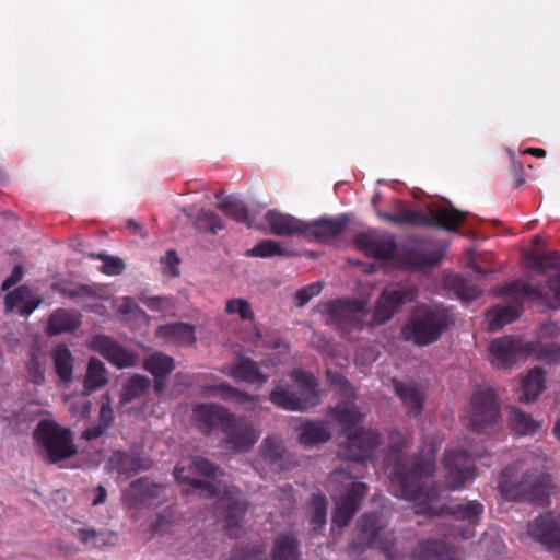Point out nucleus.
Instances as JSON below:
<instances>
[{"instance_id": "obj_60", "label": "nucleus", "mask_w": 560, "mask_h": 560, "mask_svg": "<svg viewBox=\"0 0 560 560\" xmlns=\"http://www.w3.org/2000/svg\"><path fill=\"white\" fill-rule=\"evenodd\" d=\"M40 300H34L32 296L24 301V303L19 307V311L22 315L28 316L32 314L36 307L39 305Z\"/></svg>"}, {"instance_id": "obj_31", "label": "nucleus", "mask_w": 560, "mask_h": 560, "mask_svg": "<svg viewBox=\"0 0 560 560\" xmlns=\"http://www.w3.org/2000/svg\"><path fill=\"white\" fill-rule=\"evenodd\" d=\"M80 325L81 320L78 314L65 308H58L49 316L47 332L50 336L73 332Z\"/></svg>"}, {"instance_id": "obj_46", "label": "nucleus", "mask_w": 560, "mask_h": 560, "mask_svg": "<svg viewBox=\"0 0 560 560\" xmlns=\"http://www.w3.org/2000/svg\"><path fill=\"white\" fill-rule=\"evenodd\" d=\"M92 259H100L103 261L100 270L107 276H119L125 269L126 265L124 260L117 256L107 255L106 253H98L89 255Z\"/></svg>"}, {"instance_id": "obj_53", "label": "nucleus", "mask_w": 560, "mask_h": 560, "mask_svg": "<svg viewBox=\"0 0 560 560\" xmlns=\"http://www.w3.org/2000/svg\"><path fill=\"white\" fill-rule=\"evenodd\" d=\"M141 303H143L149 310L154 312H163L168 307L173 306L172 299L162 295H148L145 292H142L139 296Z\"/></svg>"}, {"instance_id": "obj_12", "label": "nucleus", "mask_w": 560, "mask_h": 560, "mask_svg": "<svg viewBox=\"0 0 560 560\" xmlns=\"http://www.w3.org/2000/svg\"><path fill=\"white\" fill-rule=\"evenodd\" d=\"M443 466L445 468L446 487L451 491L463 489L468 480L475 478V462L466 451H446Z\"/></svg>"}, {"instance_id": "obj_4", "label": "nucleus", "mask_w": 560, "mask_h": 560, "mask_svg": "<svg viewBox=\"0 0 560 560\" xmlns=\"http://www.w3.org/2000/svg\"><path fill=\"white\" fill-rule=\"evenodd\" d=\"M549 474L539 468H524L523 463L508 465L500 474L498 489L509 501L544 503L551 491Z\"/></svg>"}, {"instance_id": "obj_41", "label": "nucleus", "mask_w": 560, "mask_h": 560, "mask_svg": "<svg viewBox=\"0 0 560 560\" xmlns=\"http://www.w3.org/2000/svg\"><path fill=\"white\" fill-rule=\"evenodd\" d=\"M143 368L153 376H167L174 370V360L164 353L156 352L144 360Z\"/></svg>"}, {"instance_id": "obj_50", "label": "nucleus", "mask_w": 560, "mask_h": 560, "mask_svg": "<svg viewBox=\"0 0 560 560\" xmlns=\"http://www.w3.org/2000/svg\"><path fill=\"white\" fill-rule=\"evenodd\" d=\"M32 295V291L26 285H20L14 289L12 292H9L4 295V306L7 311H12L14 308H19L24 301L30 299Z\"/></svg>"}, {"instance_id": "obj_21", "label": "nucleus", "mask_w": 560, "mask_h": 560, "mask_svg": "<svg viewBox=\"0 0 560 560\" xmlns=\"http://www.w3.org/2000/svg\"><path fill=\"white\" fill-rule=\"evenodd\" d=\"M368 493V486L363 482H352L341 495L332 513V522L338 527H345L358 512Z\"/></svg>"}, {"instance_id": "obj_61", "label": "nucleus", "mask_w": 560, "mask_h": 560, "mask_svg": "<svg viewBox=\"0 0 560 560\" xmlns=\"http://www.w3.org/2000/svg\"><path fill=\"white\" fill-rule=\"evenodd\" d=\"M458 294L463 300H475L479 295V290L476 287L460 285L458 288Z\"/></svg>"}, {"instance_id": "obj_51", "label": "nucleus", "mask_w": 560, "mask_h": 560, "mask_svg": "<svg viewBox=\"0 0 560 560\" xmlns=\"http://www.w3.org/2000/svg\"><path fill=\"white\" fill-rule=\"evenodd\" d=\"M226 560H266L264 551L258 546L235 548Z\"/></svg>"}, {"instance_id": "obj_56", "label": "nucleus", "mask_w": 560, "mask_h": 560, "mask_svg": "<svg viewBox=\"0 0 560 560\" xmlns=\"http://www.w3.org/2000/svg\"><path fill=\"white\" fill-rule=\"evenodd\" d=\"M24 270L21 265H15L10 275L3 280L1 284V290L7 291L11 287L15 285L23 277Z\"/></svg>"}, {"instance_id": "obj_47", "label": "nucleus", "mask_w": 560, "mask_h": 560, "mask_svg": "<svg viewBox=\"0 0 560 560\" xmlns=\"http://www.w3.org/2000/svg\"><path fill=\"white\" fill-rule=\"evenodd\" d=\"M45 359L40 355L38 349L31 352V359L27 363V372L30 380L35 385H43L45 383Z\"/></svg>"}, {"instance_id": "obj_3", "label": "nucleus", "mask_w": 560, "mask_h": 560, "mask_svg": "<svg viewBox=\"0 0 560 560\" xmlns=\"http://www.w3.org/2000/svg\"><path fill=\"white\" fill-rule=\"evenodd\" d=\"M498 296H511L510 305H495L487 313L488 330L497 331L513 323L521 315L522 304L528 299L552 310L560 308V273L549 278L545 288L536 287L523 280H514L497 289Z\"/></svg>"}, {"instance_id": "obj_28", "label": "nucleus", "mask_w": 560, "mask_h": 560, "mask_svg": "<svg viewBox=\"0 0 560 560\" xmlns=\"http://www.w3.org/2000/svg\"><path fill=\"white\" fill-rule=\"evenodd\" d=\"M545 371L540 366H534L521 382V402H533L545 389Z\"/></svg>"}, {"instance_id": "obj_19", "label": "nucleus", "mask_w": 560, "mask_h": 560, "mask_svg": "<svg viewBox=\"0 0 560 560\" xmlns=\"http://www.w3.org/2000/svg\"><path fill=\"white\" fill-rule=\"evenodd\" d=\"M441 260L439 253H430V246L422 238L409 240L398 253L400 265L409 269H424L433 267Z\"/></svg>"}, {"instance_id": "obj_15", "label": "nucleus", "mask_w": 560, "mask_h": 560, "mask_svg": "<svg viewBox=\"0 0 560 560\" xmlns=\"http://www.w3.org/2000/svg\"><path fill=\"white\" fill-rule=\"evenodd\" d=\"M222 432L224 444L235 452L249 450L259 438L258 432L249 420L244 417L231 413Z\"/></svg>"}, {"instance_id": "obj_48", "label": "nucleus", "mask_w": 560, "mask_h": 560, "mask_svg": "<svg viewBox=\"0 0 560 560\" xmlns=\"http://www.w3.org/2000/svg\"><path fill=\"white\" fill-rule=\"evenodd\" d=\"M225 312L228 314H237L243 320H253L255 317L250 303L245 299L229 300Z\"/></svg>"}, {"instance_id": "obj_8", "label": "nucleus", "mask_w": 560, "mask_h": 560, "mask_svg": "<svg viewBox=\"0 0 560 560\" xmlns=\"http://www.w3.org/2000/svg\"><path fill=\"white\" fill-rule=\"evenodd\" d=\"M33 440L37 454L48 464H57L77 453L72 431L54 420H40L33 432Z\"/></svg>"}, {"instance_id": "obj_10", "label": "nucleus", "mask_w": 560, "mask_h": 560, "mask_svg": "<svg viewBox=\"0 0 560 560\" xmlns=\"http://www.w3.org/2000/svg\"><path fill=\"white\" fill-rule=\"evenodd\" d=\"M384 527L385 525L378 512H369L361 515L357 523L358 547L363 550L377 547L383 551L387 560H405L406 548L397 546L394 533H388L381 537V532Z\"/></svg>"}, {"instance_id": "obj_36", "label": "nucleus", "mask_w": 560, "mask_h": 560, "mask_svg": "<svg viewBox=\"0 0 560 560\" xmlns=\"http://www.w3.org/2000/svg\"><path fill=\"white\" fill-rule=\"evenodd\" d=\"M272 560H300L299 541L290 534H280L273 541Z\"/></svg>"}, {"instance_id": "obj_58", "label": "nucleus", "mask_w": 560, "mask_h": 560, "mask_svg": "<svg viewBox=\"0 0 560 560\" xmlns=\"http://www.w3.org/2000/svg\"><path fill=\"white\" fill-rule=\"evenodd\" d=\"M113 421V410L109 405H102L98 413V424L104 425L105 429L110 427Z\"/></svg>"}, {"instance_id": "obj_5", "label": "nucleus", "mask_w": 560, "mask_h": 560, "mask_svg": "<svg viewBox=\"0 0 560 560\" xmlns=\"http://www.w3.org/2000/svg\"><path fill=\"white\" fill-rule=\"evenodd\" d=\"M327 415L342 427L347 439L341 455L346 459L357 463H365L371 459L375 448L381 444L382 438L376 430L358 427L363 420V413L357 407L339 404L336 407H330Z\"/></svg>"}, {"instance_id": "obj_38", "label": "nucleus", "mask_w": 560, "mask_h": 560, "mask_svg": "<svg viewBox=\"0 0 560 560\" xmlns=\"http://www.w3.org/2000/svg\"><path fill=\"white\" fill-rule=\"evenodd\" d=\"M151 467V460L137 455L119 453L116 455V469L119 475L131 477L141 470H148Z\"/></svg>"}, {"instance_id": "obj_49", "label": "nucleus", "mask_w": 560, "mask_h": 560, "mask_svg": "<svg viewBox=\"0 0 560 560\" xmlns=\"http://www.w3.org/2000/svg\"><path fill=\"white\" fill-rule=\"evenodd\" d=\"M558 259L559 256L557 252H550L541 255L533 254L529 257L533 268L541 273L556 268Z\"/></svg>"}, {"instance_id": "obj_22", "label": "nucleus", "mask_w": 560, "mask_h": 560, "mask_svg": "<svg viewBox=\"0 0 560 560\" xmlns=\"http://www.w3.org/2000/svg\"><path fill=\"white\" fill-rule=\"evenodd\" d=\"M349 223L346 215L337 218H323L313 222H305L303 235L311 241L327 244L340 236Z\"/></svg>"}, {"instance_id": "obj_45", "label": "nucleus", "mask_w": 560, "mask_h": 560, "mask_svg": "<svg viewBox=\"0 0 560 560\" xmlns=\"http://www.w3.org/2000/svg\"><path fill=\"white\" fill-rule=\"evenodd\" d=\"M195 225L200 231L217 234L224 229L223 220L211 210H201L196 218Z\"/></svg>"}, {"instance_id": "obj_43", "label": "nucleus", "mask_w": 560, "mask_h": 560, "mask_svg": "<svg viewBox=\"0 0 560 560\" xmlns=\"http://www.w3.org/2000/svg\"><path fill=\"white\" fill-rule=\"evenodd\" d=\"M311 503L310 525L314 532H317L326 525L328 503L326 497L322 493H313Z\"/></svg>"}, {"instance_id": "obj_13", "label": "nucleus", "mask_w": 560, "mask_h": 560, "mask_svg": "<svg viewBox=\"0 0 560 560\" xmlns=\"http://www.w3.org/2000/svg\"><path fill=\"white\" fill-rule=\"evenodd\" d=\"M417 295V289L411 287L385 289L376 302L372 325L386 323L404 304L415 301Z\"/></svg>"}, {"instance_id": "obj_57", "label": "nucleus", "mask_w": 560, "mask_h": 560, "mask_svg": "<svg viewBox=\"0 0 560 560\" xmlns=\"http://www.w3.org/2000/svg\"><path fill=\"white\" fill-rule=\"evenodd\" d=\"M172 514L171 512H164L156 515V518L151 524V528L153 533H162L167 529V526L171 522Z\"/></svg>"}, {"instance_id": "obj_7", "label": "nucleus", "mask_w": 560, "mask_h": 560, "mask_svg": "<svg viewBox=\"0 0 560 560\" xmlns=\"http://www.w3.org/2000/svg\"><path fill=\"white\" fill-rule=\"evenodd\" d=\"M455 323L451 310L443 305H421L413 310L400 329L401 339L418 347L436 342Z\"/></svg>"}, {"instance_id": "obj_54", "label": "nucleus", "mask_w": 560, "mask_h": 560, "mask_svg": "<svg viewBox=\"0 0 560 560\" xmlns=\"http://www.w3.org/2000/svg\"><path fill=\"white\" fill-rule=\"evenodd\" d=\"M322 289L323 284L320 282H313L299 289L295 293V305L300 307L304 306L311 299L319 295Z\"/></svg>"}, {"instance_id": "obj_34", "label": "nucleus", "mask_w": 560, "mask_h": 560, "mask_svg": "<svg viewBox=\"0 0 560 560\" xmlns=\"http://www.w3.org/2000/svg\"><path fill=\"white\" fill-rule=\"evenodd\" d=\"M107 382V370L104 363L100 359L92 357L88 363L83 382V394L88 396L105 386Z\"/></svg>"}, {"instance_id": "obj_23", "label": "nucleus", "mask_w": 560, "mask_h": 560, "mask_svg": "<svg viewBox=\"0 0 560 560\" xmlns=\"http://www.w3.org/2000/svg\"><path fill=\"white\" fill-rule=\"evenodd\" d=\"M90 347L98 352L108 362L119 369L129 368L135 364L136 355L118 345L115 340L105 335H96L92 338Z\"/></svg>"}, {"instance_id": "obj_35", "label": "nucleus", "mask_w": 560, "mask_h": 560, "mask_svg": "<svg viewBox=\"0 0 560 560\" xmlns=\"http://www.w3.org/2000/svg\"><path fill=\"white\" fill-rule=\"evenodd\" d=\"M51 358L56 373L61 382L69 383L73 376V355L70 349L60 343L52 350Z\"/></svg>"}, {"instance_id": "obj_39", "label": "nucleus", "mask_w": 560, "mask_h": 560, "mask_svg": "<svg viewBox=\"0 0 560 560\" xmlns=\"http://www.w3.org/2000/svg\"><path fill=\"white\" fill-rule=\"evenodd\" d=\"M151 386V381L148 376L136 374L130 377L122 387L121 399L124 401H132L143 396Z\"/></svg>"}, {"instance_id": "obj_9", "label": "nucleus", "mask_w": 560, "mask_h": 560, "mask_svg": "<svg viewBox=\"0 0 560 560\" xmlns=\"http://www.w3.org/2000/svg\"><path fill=\"white\" fill-rule=\"evenodd\" d=\"M295 390L289 386L277 385L269 394V400L278 408L288 411H305L319 402L316 378L303 370L291 374Z\"/></svg>"}, {"instance_id": "obj_59", "label": "nucleus", "mask_w": 560, "mask_h": 560, "mask_svg": "<svg viewBox=\"0 0 560 560\" xmlns=\"http://www.w3.org/2000/svg\"><path fill=\"white\" fill-rule=\"evenodd\" d=\"M106 430L107 429H105L104 425H101L97 423L95 425L88 428L83 432L82 438L86 441H92V440H95V439L102 436L106 432Z\"/></svg>"}, {"instance_id": "obj_42", "label": "nucleus", "mask_w": 560, "mask_h": 560, "mask_svg": "<svg viewBox=\"0 0 560 560\" xmlns=\"http://www.w3.org/2000/svg\"><path fill=\"white\" fill-rule=\"evenodd\" d=\"M512 429L518 434H532L535 433L539 424L533 420V418L520 410L516 407L510 409L509 416Z\"/></svg>"}, {"instance_id": "obj_62", "label": "nucleus", "mask_w": 560, "mask_h": 560, "mask_svg": "<svg viewBox=\"0 0 560 560\" xmlns=\"http://www.w3.org/2000/svg\"><path fill=\"white\" fill-rule=\"evenodd\" d=\"M95 491H96V495L93 499L92 504L93 505H98V504L104 503L106 501V498H107L106 489L102 485H100V486L96 487Z\"/></svg>"}, {"instance_id": "obj_37", "label": "nucleus", "mask_w": 560, "mask_h": 560, "mask_svg": "<svg viewBox=\"0 0 560 560\" xmlns=\"http://www.w3.org/2000/svg\"><path fill=\"white\" fill-rule=\"evenodd\" d=\"M261 458L271 467L272 470H282L284 448L275 438H266L260 445Z\"/></svg>"}, {"instance_id": "obj_24", "label": "nucleus", "mask_w": 560, "mask_h": 560, "mask_svg": "<svg viewBox=\"0 0 560 560\" xmlns=\"http://www.w3.org/2000/svg\"><path fill=\"white\" fill-rule=\"evenodd\" d=\"M265 223H260L265 231L277 236L303 235L305 222L276 209L268 210L264 218Z\"/></svg>"}, {"instance_id": "obj_26", "label": "nucleus", "mask_w": 560, "mask_h": 560, "mask_svg": "<svg viewBox=\"0 0 560 560\" xmlns=\"http://www.w3.org/2000/svg\"><path fill=\"white\" fill-rule=\"evenodd\" d=\"M223 372L233 377L236 382H244L250 385L261 386L269 378L268 375L260 371L257 362L249 358H242L228 370H223Z\"/></svg>"}, {"instance_id": "obj_11", "label": "nucleus", "mask_w": 560, "mask_h": 560, "mask_svg": "<svg viewBox=\"0 0 560 560\" xmlns=\"http://www.w3.org/2000/svg\"><path fill=\"white\" fill-rule=\"evenodd\" d=\"M323 313L327 314V323L342 334L361 330L369 316L366 302L357 299H337L325 303Z\"/></svg>"}, {"instance_id": "obj_27", "label": "nucleus", "mask_w": 560, "mask_h": 560, "mask_svg": "<svg viewBox=\"0 0 560 560\" xmlns=\"http://www.w3.org/2000/svg\"><path fill=\"white\" fill-rule=\"evenodd\" d=\"M416 560H455V550L442 539H424L413 550Z\"/></svg>"}, {"instance_id": "obj_2", "label": "nucleus", "mask_w": 560, "mask_h": 560, "mask_svg": "<svg viewBox=\"0 0 560 560\" xmlns=\"http://www.w3.org/2000/svg\"><path fill=\"white\" fill-rule=\"evenodd\" d=\"M191 470L212 478L222 474L220 467L203 457L196 456L188 468L177 464L174 468V476L178 482L189 485L187 493H198L205 498H220L224 509L225 533L231 538L240 537L244 516L249 506L248 501L241 495L240 490L235 487L224 486L221 488L220 483L212 480L194 478L190 476Z\"/></svg>"}, {"instance_id": "obj_44", "label": "nucleus", "mask_w": 560, "mask_h": 560, "mask_svg": "<svg viewBox=\"0 0 560 560\" xmlns=\"http://www.w3.org/2000/svg\"><path fill=\"white\" fill-rule=\"evenodd\" d=\"M213 395L219 396L223 400H234L237 402H255V397L242 392L232 385L223 382L211 387Z\"/></svg>"}, {"instance_id": "obj_25", "label": "nucleus", "mask_w": 560, "mask_h": 560, "mask_svg": "<svg viewBox=\"0 0 560 560\" xmlns=\"http://www.w3.org/2000/svg\"><path fill=\"white\" fill-rule=\"evenodd\" d=\"M489 351L493 358V363L498 368H508L514 364L518 355L526 353L528 349L518 339L505 336L492 340Z\"/></svg>"}, {"instance_id": "obj_16", "label": "nucleus", "mask_w": 560, "mask_h": 560, "mask_svg": "<svg viewBox=\"0 0 560 560\" xmlns=\"http://www.w3.org/2000/svg\"><path fill=\"white\" fill-rule=\"evenodd\" d=\"M527 532L560 560V516L539 515L528 523Z\"/></svg>"}, {"instance_id": "obj_1", "label": "nucleus", "mask_w": 560, "mask_h": 560, "mask_svg": "<svg viewBox=\"0 0 560 560\" xmlns=\"http://www.w3.org/2000/svg\"><path fill=\"white\" fill-rule=\"evenodd\" d=\"M407 440L399 432L390 433V451L395 455V464L390 471L392 482L397 486L398 494L415 505L416 514L430 517L450 515L456 521L467 522L475 527L480 522L485 506L477 500L455 505H438L441 489L436 486H427L424 479L431 478L435 471L433 455L417 456L408 462L404 456Z\"/></svg>"}, {"instance_id": "obj_6", "label": "nucleus", "mask_w": 560, "mask_h": 560, "mask_svg": "<svg viewBox=\"0 0 560 560\" xmlns=\"http://www.w3.org/2000/svg\"><path fill=\"white\" fill-rule=\"evenodd\" d=\"M378 219L398 226L435 228L450 232L457 231L467 214L453 206H429L425 211L410 209L405 202L396 200L394 212L378 210Z\"/></svg>"}, {"instance_id": "obj_52", "label": "nucleus", "mask_w": 560, "mask_h": 560, "mask_svg": "<svg viewBox=\"0 0 560 560\" xmlns=\"http://www.w3.org/2000/svg\"><path fill=\"white\" fill-rule=\"evenodd\" d=\"M77 537L83 545L90 548H100L106 545L104 535L94 528H80L77 532Z\"/></svg>"}, {"instance_id": "obj_40", "label": "nucleus", "mask_w": 560, "mask_h": 560, "mask_svg": "<svg viewBox=\"0 0 560 560\" xmlns=\"http://www.w3.org/2000/svg\"><path fill=\"white\" fill-rule=\"evenodd\" d=\"M291 250L283 247L281 243L273 240L258 242L253 248L246 252V256L268 258L272 256H290Z\"/></svg>"}, {"instance_id": "obj_29", "label": "nucleus", "mask_w": 560, "mask_h": 560, "mask_svg": "<svg viewBox=\"0 0 560 560\" xmlns=\"http://www.w3.org/2000/svg\"><path fill=\"white\" fill-rule=\"evenodd\" d=\"M226 217L233 219L237 223L245 224L248 229L262 230L261 224H257L248 214L247 208L243 201L233 196L223 198L217 206Z\"/></svg>"}, {"instance_id": "obj_17", "label": "nucleus", "mask_w": 560, "mask_h": 560, "mask_svg": "<svg viewBox=\"0 0 560 560\" xmlns=\"http://www.w3.org/2000/svg\"><path fill=\"white\" fill-rule=\"evenodd\" d=\"M499 418V407L492 389L476 392L470 400L469 422L474 429L480 430L493 424Z\"/></svg>"}, {"instance_id": "obj_32", "label": "nucleus", "mask_w": 560, "mask_h": 560, "mask_svg": "<svg viewBox=\"0 0 560 560\" xmlns=\"http://www.w3.org/2000/svg\"><path fill=\"white\" fill-rule=\"evenodd\" d=\"M160 336L179 346H191L196 342L195 327L186 323H173L160 326Z\"/></svg>"}, {"instance_id": "obj_33", "label": "nucleus", "mask_w": 560, "mask_h": 560, "mask_svg": "<svg viewBox=\"0 0 560 560\" xmlns=\"http://www.w3.org/2000/svg\"><path fill=\"white\" fill-rule=\"evenodd\" d=\"M331 436L324 421H306L300 428L299 440L305 447L327 442Z\"/></svg>"}, {"instance_id": "obj_18", "label": "nucleus", "mask_w": 560, "mask_h": 560, "mask_svg": "<svg viewBox=\"0 0 560 560\" xmlns=\"http://www.w3.org/2000/svg\"><path fill=\"white\" fill-rule=\"evenodd\" d=\"M164 486L141 477L124 491V502L130 508L154 506L162 502Z\"/></svg>"}, {"instance_id": "obj_30", "label": "nucleus", "mask_w": 560, "mask_h": 560, "mask_svg": "<svg viewBox=\"0 0 560 560\" xmlns=\"http://www.w3.org/2000/svg\"><path fill=\"white\" fill-rule=\"evenodd\" d=\"M395 393L402 400L408 413L419 416L423 409V392L415 384L397 382L394 386Z\"/></svg>"}, {"instance_id": "obj_14", "label": "nucleus", "mask_w": 560, "mask_h": 560, "mask_svg": "<svg viewBox=\"0 0 560 560\" xmlns=\"http://www.w3.org/2000/svg\"><path fill=\"white\" fill-rule=\"evenodd\" d=\"M353 243L365 256L375 259H393L397 253L395 237L373 229L358 233Z\"/></svg>"}, {"instance_id": "obj_55", "label": "nucleus", "mask_w": 560, "mask_h": 560, "mask_svg": "<svg viewBox=\"0 0 560 560\" xmlns=\"http://www.w3.org/2000/svg\"><path fill=\"white\" fill-rule=\"evenodd\" d=\"M179 257L174 249L167 250L166 254L161 258L163 272L171 277L179 276Z\"/></svg>"}, {"instance_id": "obj_20", "label": "nucleus", "mask_w": 560, "mask_h": 560, "mask_svg": "<svg viewBox=\"0 0 560 560\" xmlns=\"http://www.w3.org/2000/svg\"><path fill=\"white\" fill-rule=\"evenodd\" d=\"M196 427L203 435L222 431L232 412L222 405L213 402L197 404L194 409Z\"/></svg>"}, {"instance_id": "obj_63", "label": "nucleus", "mask_w": 560, "mask_h": 560, "mask_svg": "<svg viewBox=\"0 0 560 560\" xmlns=\"http://www.w3.org/2000/svg\"><path fill=\"white\" fill-rule=\"evenodd\" d=\"M328 375H329L332 384L341 386V387L349 386L347 378L342 374H340V373L331 374L329 372Z\"/></svg>"}, {"instance_id": "obj_64", "label": "nucleus", "mask_w": 560, "mask_h": 560, "mask_svg": "<svg viewBox=\"0 0 560 560\" xmlns=\"http://www.w3.org/2000/svg\"><path fill=\"white\" fill-rule=\"evenodd\" d=\"M135 307H136V303L133 302V300L131 298L127 296L122 301V304L120 306V312L122 314H129L133 311Z\"/></svg>"}]
</instances>
